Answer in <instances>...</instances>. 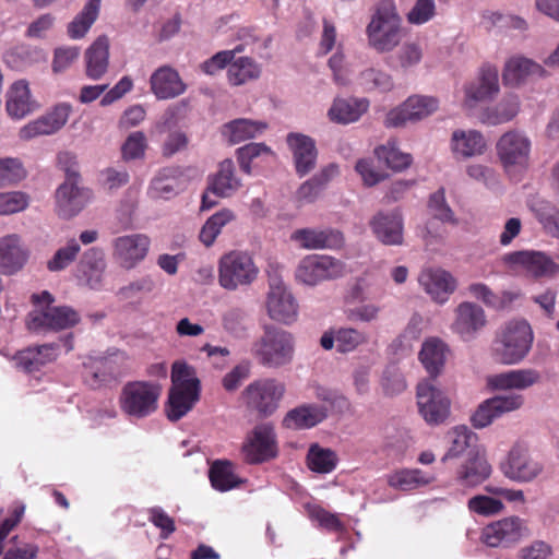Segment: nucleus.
Here are the masks:
<instances>
[{
  "mask_svg": "<svg viewBox=\"0 0 559 559\" xmlns=\"http://www.w3.org/2000/svg\"><path fill=\"white\" fill-rule=\"evenodd\" d=\"M366 35L369 47L379 53L391 52L400 46L405 32L394 0H381L377 4Z\"/></svg>",
  "mask_w": 559,
  "mask_h": 559,
  "instance_id": "f257e3e1",
  "label": "nucleus"
},
{
  "mask_svg": "<svg viewBox=\"0 0 559 559\" xmlns=\"http://www.w3.org/2000/svg\"><path fill=\"white\" fill-rule=\"evenodd\" d=\"M534 341L525 320H511L501 325L491 343V356L501 365H518L528 355Z\"/></svg>",
  "mask_w": 559,
  "mask_h": 559,
  "instance_id": "f03ea898",
  "label": "nucleus"
},
{
  "mask_svg": "<svg viewBox=\"0 0 559 559\" xmlns=\"http://www.w3.org/2000/svg\"><path fill=\"white\" fill-rule=\"evenodd\" d=\"M295 346V336L289 331L265 325L263 334L252 343L251 354L261 366L278 369L293 362Z\"/></svg>",
  "mask_w": 559,
  "mask_h": 559,
  "instance_id": "7ed1b4c3",
  "label": "nucleus"
},
{
  "mask_svg": "<svg viewBox=\"0 0 559 559\" xmlns=\"http://www.w3.org/2000/svg\"><path fill=\"white\" fill-rule=\"evenodd\" d=\"M171 382L166 413L169 420L177 421L198 402L200 382L192 368L182 361L173 365Z\"/></svg>",
  "mask_w": 559,
  "mask_h": 559,
  "instance_id": "20e7f679",
  "label": "nucleus"
},
{
  "mask_svg": "<svg viewBox=\"0 0 559 559\" xmlns=\"http://www.w3.org/2000/svg\"><path fill=\"white\" fill-rule=\"evenodd\" d=\"M259 273L260 269L252 253L248 251L231 250L218 260L217 281L219 286L228 292L251 286Z\"/></svg>",
  "mask_w": 559,
  "mask_h": 559,
  "instance_id": "39448f33",
  "label": "nucleus"
},
{
  "mask_svg": "<svg viewBox=\"0 0 559 559\" xmlns=\"http://www.w3.org/2000/svg\"><path fill=\"white\" fill-rule=\"evenodd\" d=\"M349 273L347 264L329 254H309L302 258L296 270L295 278L306 286H317L325 281H334Z\"/></svg>",
  "mask_w": 559,
  "mask_h": 559,
  "instance_id": "423d86ee",
  "label": "nucleus"
},
{
  "mask_svg": "<svg viewBox=\"0 0 559 559\" xmlns=\"http://www.w3.org/2000/svg\"><path fill=\"white\" fill-rule=\"evenodd\" d=\"M499 471L511 481L530 484L544 474L545 467L527 447L515 443L500 461Z\"/></svg>",
  "mask_w": 559,
  "mask_h": 559,
  "instance_id": "0eeeda50",
  "label": "nucleus"
},
{
  "mask_svg": "<svg viewBox=\"0 0 559 559\" xmlns=\"http://www.w3.org/2000/svg\"><path fill=\"white\" fill-rule=\"evenodd\" d=\"M285 384L274 378L258 379L242 392L247 406L262 416L272 415L284 396Z\"/></svg>",
  "mask_w": 559,
  "mask_h": 559,
  "instance_id": "6e6552de",
  "label": "nucleus"
},
{
  "mask_svg": "<svg viewBox=\"0 0 559 559\" xmlns=\"http://www.w3.org/2000/svg\"><path fill=\"white\" fill-rule=\"evenodd\" d=\"M416 399L418 412L428 425H440L449 417L451 401L431 380H423L417 384Z\"/></svg>",
  "mask_w": 559,
  "mask_h": 559,
  "instance_id": "1a4fd4ad",
  "label": "nucleus"
},
{
  "mask_svg": "<svg viewBox=\"0 0 559 559\" xmlns=\"http://www.w3.org/2000/svg\"><path fill=\"white\" fill-rule=\"evenodd\" d=\"M531 147V140L524 132L510 130L503 133L497 142V154L504 170L512 174L526 168Z\"/></svg>",
  "mask_w": 559,
  "mask_h": 559,
  "instance_id": "9d476101",
  "label": "nucleus"
},
{
  "mask_svg": "<svg viewBox=\"0 0 559 559\" xmlns=\"http://www.w3.org/2000/svg\"><path fill=\"white\" fill-rule=\"evenodd\" d=\"M438 108V98L428 95H412L386 114L384 124L388 128H401L407 123H416L431 116Z\"/></svg>",
  "mask_w": 559,
  "mask_h": 559,
  "instance_id": "9b49d317",
  "label": "nucleus"
},
{
  "mask_svg": "<svg viewBox=\"0 0 559 559\" xmlns=\"http://www.w3.org/2000/svg\"><path fill=\"white\" fill-rule=\"evenodd\" d=\"M524 396L519 393L495 395L483 401L471 417L472 425L483 429L506 414L519 411L524 405Z\"/></svg>",
  "mask_w": 559,
  "mask_h": 559,
  "instance_id": "f8f14e48",
  "label": "nucleus"
},
{
  "mask_svg": "<svg viewBox=\"0 0 559 559\" xmlns=\"http://www.w3.org/2000/svg\"><path fill=\"white\" fill-rule=\"evenodd\" d=\"M265 305L267 316L273 321L289 325L298 318V304L281 280L270 281Z\"/></svg>",
  "mask_w": 559,
  "mask_h": 559,
  "instance_id": "ddd939ff",
  "label": "nucleus"
},
{
  "mask_svg": "<svg viewBox=\"0 0 559 559\" xmlns=\"http://www.w3.org/2000/svg\"><path fill=\"white\" fill-rule=\"evenodd\" d=\"M526 534L525 521L512 515L486 525L480 538L489 547L508 548L519 543Z\"/></svg>",
  "mask_w": 559,
  "mask_h": 559,
  "instance_id": "4468645a",
  "label": "nucleus"
},
{
  "mask_svg": "<svg viewBox=\"0 0 559 559\" xmlns=\"http://www.w3.org/2000/svg\"><path fill=\"white\" fill-rule=\"evenodd\" d=\"M241 187L240 179L235 175V165L231 159L219 163L218 170L209 177L207 189L202 195L201 210H210L217 204L212 198H228Z\"/></svg>",
  "mask_w": 559,
  "mask_h": 559,
  "instance_id": "2eb2a0df",
  "label": "nucleus"
},
{
  "mask_svg": "<svg viewBox=\"0 0 559 559\" xmlns=\"http://www.w3.org/2000/svg\"><path fill=\"white\" fill-rule=\"evenodd\" d=\"M78 171L67 169L66 181L56 191L57 213L62 218L78 215L90 199V191L78 186Z\"/></svg>",
  "mask_w": 559,
  "mask_h": 559,
  "instance_id": "dca6fc26",
  "label": "nucleus"
},
{
  "mask_svg": "<svg viewBox=\"0 0 559 559\" xmlns=\"http://www.w3.org/2000/svg\"><path fill=\"white\" fill-rule=\"evenodd\" d=\"M242 455L246 462L258 464L276 456V440L271 424H260L248 435L242 444Z\"/></svg>",
  "mask_w": 559,
  "mask_h": 559,
  "instance_id": "f3484780",
  "label": "nucleus"
},
{
  "mask_svg": "<svg viewBox=\"0 0 559 559\" xmlns=\"http://www.w3.org/2000/svg\"><path fill=\"white\" fill-rule=\"evenodd\" d=\"M499 73L493 66H483L478 75L464 86L463 105L473 109L480 103L492 100L499 93Z\"/></svg>",
  "mask_w": 559,
  "mask_h": 559,
  "instance_id": "a211bd4d",
  "label": "nucleus"
},
{
  "mask_svg": "<svg viewBox=\"0 0 559 559\" xmlns=\"http://www.w3.org/2000/svg\"><path fill=\"white\" fill-rule=\"evenodd\" d=\"M290 240L304 250H338L344 247L345 238L335 228H299L292 233Z\"/></svg>",
  "mask_w": 559,
  "mask_h": 559,
  "instance_id": "6ab92c4d",
  "label": "nucleus"
},
{
  "mask_svg": "<svg viewBox=\"0 0 559 559\" xmlns=\"http://www.w3.org/2000/svg\"><path fill=\"white\" fill-rule=\"evenodd\" d=\"M80 322V314L69 306L45 307L40 311H33L27 322L32 331L51 330L60 331L73 328Z\"/></svg>",
  "mask_w": 559,
  "mask_h": 559,
  "instance_id": "aec40b11",
  "label": "nucleus"
},
{
  "mask_svg": "<svg viewBox=\"0 0 559 559\" xmlns=\"http://www.w3.org/2000/svg\"><path fill=\"white\" fill-rule=\"evenodd\" d=\"M71 111L72 107L69 104H57L45 115L22 127L19 132L20 139L28 141L36 136L57 133L66 126Z\"/></svg>",
  "mask_w": 559,
  "mask_h": 559,
  "instance_id": "412c9836",
  "label": "nucleus"
},
{
  "mask_svg": "<svg viewBox=\"0 0 559 559\" xmlns=\"http://www.w3.org/2000/svg\"><path fill=\"white\" fill-rule=\"evenodd\" d=\"M487 318L484 309L473 302L464 301L455 309L452 330L463 341H472L486 326Z\"/></svg>",
  "mask_w": 559,
  "mask_h": 559,
  "instance_id": "4be33fe9",
  "label": "nucleus"
},
{
  "mask_svg": "<svg viewBox=\"0 0 559 559\" xmlns=\"http://www.w3.org/2000/svg\"><path fill=\"white\" fill-rule=\"evenodd\" d=\"M374 237L386 246H399L403 242V217L399 210L379 211L369 222Z\"/></svg>",
  "mask_w": 559,
  "mask_h": 559,
  "instance_id": "5701e85b",
  "label": "nucleus"
},
{
  "mask_svg": "<svg viewBox=\"0 0 559 559\" xmlns=\"http://www.w3.org/2000/svg\"><path fill=\"white\" fill-rule=\"evenodd\" d=\"M540 379L536 369H512L488 376L486 384L491 391H523L539 383Z\"/></svg>",
  "mask_w": 559,
  "mask_h": 559,
  "instance_id": "b1692460",
  "label": "nucleus"
},
{
  "mask_svg": "<svg viewBox=\"0 0 559 559\" xmlns=\"http://www.w3.org/2000/svg\"><path fill=\"white\" fill-rule=\"evenodd\" d=\"M510 265H521L535 277L552 276L559 272V264L542 251H515L504 255Z\"/></svg>",
  "mask_w": 559,
  "mask_h": 559,
  "instance_id": "393cba45",
  "label": "nucleus"
},
{
  "mask_svg": "<svg viewBox=\"0 0 559 559\" xmlns=\"http://www.w3.org/2000/svg\"><path fill=\"white\" fill-rule=\"evenodd\" d=\"M286 142L297 175H308L317 165L318 150L314 140L306 134L292 132L287 134Z\"/></svg>",
  "mask_w": 559,
  "mask_h": 559,
  "instance_id": "a878e982",
  "label": "nucleus"
},
{
  "mask_svg": "<svg viewBox=\"0 0 559 559\" xmlns=\"http://www.w3.org/2000/svg\"><path fill=\"white\" fill-rule=\"evenodd\" d=\"M420 287L438 302L444 304L456 288V281L445 270L426 269L418 276Z\"/></svg>",
  "mask_w": 559,
  "mask_h": 559,
  "instance_id": "bb28decb",
  "label": "nucleus"
},
{
  "mask_svg": "<svg viewBox=\"0 0 559 559\" xmlns=\"http://www.w3.org/2000/svg\"><path fill=\"white\" fill-rule=\"evenodd\" d=\"M491 473L492 467L485 455L471 450L467 459L456 469L455 479L463 487L475 488L485 483Z\"/></svg>",
  "mask_w": 559,
  "mask_h": 559,
  "instance_id": "cd10ccee",
  "label": "nucleus"
},
{
  "mask_svg": "<svg viewBox=\"0 0 559 559\" xmlns=\"http://www.w3.org/2000/svg\"><path fill=\"white\" fill-rule=\"evenodd\" d=\"M450 148L456 159L483 155L487 150L484 135L474 129H456L452 132Z\"/></svg>",
  "mask_w": 559,
  "mask_h": 559,
  "instance_id": "c85d7f7f",
  "label": "nucleus"
},
{
  "mask_svg": "<svg viewBox=\"0 0 559 559\" xmlns=\"http://www.w3.org/2000/svg\"><path fill=\"white\" fill-rule=\"evenodd\" d=\"M151 88L157 99H171L182 95L187 85L174 68L164 66L152 74Z\"/></svg>",
  "mask_w": 559,
  "mask_h": 559,
  "instance_id": "c756f323",
  "label": "nucleus"
},
{
  "mask_svg": "<svg viewBox=\"0 0 559 559\" xmlns=\"http://www.w3.org/2000/svg\"><path fill=\"white\" fill-rule=\"evenodd\" d=\"M369 106L370 102L366 97H336L328 110V117L333 122L348 124L359 120Z\"/></svg>",
  "mask_w": 559,
  "mask_h": 559,
  "instance_id": "7c9ffc66",
  "label": "nucleus"
},
{
  "mask_svg": "<svg viewBox=\"0 0 559 559\" xmlns=\"http://www.w3.org/2000/svg\"><path fill=\"white\" fill-rule=\"evenodd\" d=\"M38 104L32 98L28 83L26 81H16L8 91L5 109L13 119H22L34 112Z\"/></svg>",
  "mask_w": 559,
  "mask_h": 559,
  "instance_id": "2f4dec72",
  "label": "nucleus"
},
{
  "mask_svg": "<svg viewBox=\"0 0 559 559\" xmlns=\"http://www.w3.org/2000/svg\"><path fill=\"white\" fill-rule=\"evenodd\" d=\"M85 74L91 80L102 79L109 67V39L98 36L84 53Z\"/></svg>",
  "mask_w": 559,
  "mask_h": 559,
  "instance_id": "473e14b6",
  "label": "nucleus"
},
{
  "mask_svg": "<svg viewBox=\"0 0 559 559\" xmlns=\"http://www.w3.org/2000/svg\"><path fill=\"white\" fill-rule=\"evenodd\" d=\"M28 253L22 247L17 235L0 238V270L4 274H13L21 270L27 261Z\"/></svg>",
  "mask_w": 559,
  "mask_h": 559,
  "instance_id": "72a5a7b5",
  "label": "nucleus"
},
{
  "mask_svg": "<svg viewBox=\"0 0 559 559\" xmlns=\"http://www.w3.org/2000/svg\"><path fill=\"white\" fill-rule=\"evenodd\" d=\"M544 73L540 64L525 57L515 56L506 62L502 78L507 85L516 86L531 78L543 76Z\"/></svg>",
  "mask_w": 559,
  "mask_h": 559,
  "instance_id": "f704fd0d",
  "label": "nucleus"
},
{
  "mask_svg": "<svg viewBox=\"0 0 559 559\" xmlns=\"http://www.w3.org/2000/svg\"><path fill=\"white\" fill-rule=\"evenodd\" d=\"M57 344H44L37 347H28L16 353L14 360L16 366L25 372L38 371L43 366L57 359Z\"/></svg>",
  "mask_w": 559,
  "mask_h": 559,
  "instance_id": "c9c22d12",
  "label": "nucleus"
},
{
  "mask_svg": "<svg viewBox=\"0 0 559 559\" xmlns=\"http://www.w3.org/2000/svg\"><path fill=\"white\" fill-rule=\"evenodd\" d=\"M449 348L437 337L426 340L418 354L419 361L430 378H437L443 370Z\"/></svg>",
  "mask_w": 559,
  "mask_h": 559,
  "instance_id": "e433bc0d",
  "label": "nucleus"
},
{
  "mask_svg": "<svg viewBox=\"0 0 559 559\" xmlns=\"http://www.w3.org/2000/svg\"><path fill=\"white\" fill-rule=\"evenodd\" d=\"M328 416L326 407L317 404H304L289 411L284 417L283 424L288 429H309Z\"/></svg>",
  "mask_w": 559,
  "mask_h": 559,
  "instance_id": "4c0bfd02",
  "label": "nucleus"
},
{
  "mask_svg": "<svg viewBox=\"0 0 559 559\" xmlns=\"http://www.w3.org/2000/svg\"><path fill=\"white\" fill-rule=\"evenodd\" d=\"M429 210L433 215V218L428 221L423 237L429 241V239H437L442 237V230H440L436 221L442 223H454V215L450 206L447 204L444 190L439 189L431 194L429 200Z\"/></svg>",
  "mask_w": 559,
  "mask_h": 559,
  "instance_id": "58836bf2",
  "label": "nucleus"
},
{
  "mask_svg": "<svg viewBox=\"0 0 559 559\" xmlns=\"http://www.w3.org/2000/svg\"><path fill=\"white\" fill-rule=\"evenodd\" d=\"M266 128L263 121L239 118L225 123L222 134L230 144H238L261 135Z\"/></svg>",
  "mask_w": 559,
  "mask_h": 559,
  "instance_id": "ea45409f",
  "label": "nucleus"
},
{
  "mask_svg": "<svg viewBox=\"0 0 559 559\" xmlns=\"http://www.w3.org/2000/svg\"><path fill=\"white\" fill-rule=\"evenodd\" d=\"M186 186L183 171L179 167L163 168L153 179L151 192L154 197L169 199Z\"/></svg>",
  "mask_w": 559,
  "mask_h": 559,
  "instance_id": "a19ab883",
  "label": "nucleus"
},
{
  "mask_svg": "<svg viewBox=\"0 0 559 559\" xmlns=\"http://www.w3.org/2000/svg\"><path fill=\"white\" fill-rule=\"evenodd\" d=\"M433 481L435 476L432 474L419 468H401L388 476L389 486L402 491L415 490Z\"/></svg>",
  "mask_w": 559,
  "mask_h": 559,
  "instance_id": "79ce46f5",
  "label": "nucleus"
},
{
  "mask_svg": "<svg viewBox=\"0 0 559 559\" xmlns=\"http://www.w3.org/2000/svg\"><path fill=\"white\" fill-rule=\"evenodd\" d=\"M105 269L106 262L104 252L102 249L95 247L87 249L78 264V272L92 288L100 284Z\"/></svg>",
  "mask_w": 559,
  "mask_h": 559,
  "instance_id": "37998d69",
  "label": "nucleus"
},
{
  "mask_svg": "<svg viewBox=\"0 0 559 559\" xmlns=\"http://www.w3.org/2000/svg\"><path fill=\"white\" fill-rule=\"evenodd\" d=\"M357 83L368 93L385 94L392 92L395 87L391 73L378 67H368L360 71L357 76Z\"/></svg>",
  "mask_w": 559,
  "mask_h": 559,
  "instance_id": "c03bdc74",
  "label": "nucleus"
},
{
  "mask_svg": "<svg viewBox=\"0 0 559 559\" xmlns=\"http://www.w3.org/2000/svg\"><path fill=\"white\" fill-rule=\"evenodd\" d=\"M373 153L380 163L393 171H402L408 168L413 162L412 155L402 152L397 146V142L393 139L377 146Z\"/></svg>",
  "mask_w": 559,
  "mask_h": 559,
  "instance_id": "a18cd8bd",
  "label": "nucleus"
},
{
  "mask_svg": "<svg viewBox=\"0 0 559 559\" xmlns=\"http://www.w3.org/2000/svg\"><path fill=\"white\" fill-rule=\"evenodd\" d=\"M447 440L449 443L448 451L442 456L441 462L445 463L449 460L456 459L473 450L472 445L476 441V435L469 430L466 426H457L452 428L447 433Z\"/></svg>",
  "mask_w": 559,
  "mask_h": 559,
  "instance_id": "49530a36",
  "label": "nucleus"
},
{
  "mask_svg": "<svg viewBox=\"0 0 559 559\" xmlns=\"http://www.w3.org/2000/svg\"><path fill=\"white\" fill-rule=\"evenodd\" d=\"M520 100L516 95L503 97L495 107L481 114V121L489 126H498L512 120L519 112Z\"/></svg>",
  "mask_w": 559,
  "mask_h": 559,
  "instance_id": "de8ad7c7",
  "label": "nucleus"
},
{
  "mask_svg": "<svg viewBox=\"0 0 559 559\" xmlns=\"http://www.w3.org/2000/svg\"><path fill=\"white\" fill-rule=\"evenodd\" d=\"M261 74L260 66L249 57L234 58L227 68V79L229 84L239 86L259 79Z\"/></svg>",
  "mask_w": 559,
  "mask_h": 559,
  "instance_id": "09e8293b",
  "label": "nucleus"
},
{
  "mask_svg": "<svg viewBox=\"0 0 559 559\" xmlns=\"http://www.w3.org/2000/svg\"><path fill=\"white\" fill-rule=\"evenodd\" d=\"M114 258L124 269L134 267L140 260V237L131 235L117 238Z\"/></svg>",
  "mask_w": 559,
  "mask_h": 559,
  "instance_id": "8fccbe9b",
  "label": "nucleus"
},
{
  "mask_svg": "<svg viewBox=\"0 0 559 559\" xmlns=\"http://www.w3.org/2000/svg\"><path fill=\"white\" fill-rule=\"evenodd\" d=\"M209 477L212 487L221 492L231 490L240 483L229 461L217 460L213 462L209 471Z\"/></svg>",
  "mask_w": 559,
  "mask_h": 559,
  "instance_id": "3c124183",
  "label": "nucleus"
},
{
  "mask_svg": "<svg viewBox=\"0 0 559 559\" xmlns=\"http://www.w3.org/2000/svg\"><path fill=\"white\" fill-rule=\"evenodd\" d=\"M102 0H88L82 11L68 25V35L72 39L85 36L99 14Z\"/></svg>",
  "mask_w": 559,
  "mask_h": 559,
  "instance_id": "603ef678",
  "label": "nucleus"
},
{
  "mask_svg": "<svg viewBox=\"0 0 559 559\" xmlns=\"http://www.w3.org/2000/svg\"><path fill=\"white\" fill-rule=\"evenodd\" d=\"M234 219L235 214L228 209L216 212L209 217L202 226L199 235L200 241L205 247H211L215 242L222 229Z\"/></svg>",
  "mask_w": 559,
  "mask_h": 559,
  "instance_id": "864d4df0",
  "label": "nucleus"
},
{
  "mask_svg": "<svg viewBox=\"0 0 559 559\" xmlns=\"http://www.w3.org/2000/svg\"><path fill=\"white\" fill-rule=\"evenodd\" d=\"M338 462L337 454L319 444H312L307 454V463L311 471L320 474H328L335 469Z\"/></svg>",
  "mask_w": 559,
  "mask_h": 559,
  "instance_id": "5fc2aeb1",
  "label": "nucleus"
},
{
  "mask_svg": "<svg viewBox=\"0 0 559 559\" xmlns=\"http://www.w3.org/2000/svg\"><path fill=\"white\" fill-rule=\"evenodd\" d=\"M223 329L236 338H242L248 331V313L243 308L231 307L222 316Z\"/></svg>",
  "mask_w": 559,
  "mask_h": 559,
  "instance_id": "6e6d98bb",
  "label": "nucleus"
},
{
  "mask_svg": "<svg viewBox=\"0 0 559 559\" xmlns=\"http://www.w3.org/2000/svg\"><path fill=\"white\" fill-rule=\"evenodd\" d=\"M112 361L109 359L96 360L88 368L85 374V381L93 389H98L103 385H108L116 380V374L112 368Z\"/></svg>",
  "mask_w": 559,
  "mask_h": 559,
  "instance_id": "4d7b16f0",
  "label": "nucleus"
},
{
  "mask_svg": "<svg viewBox=\"0 0 559 559\" xmlns=\"http://www.w3.org/2000/svg\"><path fill=\"white\" fill-rule=\"evenodd\" d=\"M467 510L480 516H495L503 512L504 504L499 498L479 493L468 499Z\"/></svg>",
  "mask_w": 559,
  "mask_h": 559,
  "instance_id": "13d9d810",
  "label": "nucleus"
},
{
  "mask_svg": "<svg viewBox=\"0 0 559 559\" xmlns=\"http://www.w3.org/2000/svg\"><path fill=\"white\" fill-rule=\"evenodd\" d=\"M368 342V335L355 328H340L336 330V349L338 353H352Z\"/></svg>",
  "mask_w": 559,
  "mask_h": 559,
  "instance_id": "bf43d9fd",
  "label": "nucleus"
},
{
  "mask_svg": "<svg viewBox=\"0 0 559 559\" xmlns=\"http://www.w3.org/2000/svg\"><path fill=\"white\" fill-rule=\"evenodd\" d=\"M81 251V247L76 239L72 238L68 241L67 246L59 248L52 258L47 262V269L50 272H59L66 270L70 264H72L78 254Z\"/></svg>",
  "mask_w": 559,
  "mask_h": 559,
  "instance_id": "052dcab7",
  "label": "nucleus"
},
{
  "mask_svg": "<svg viewBox=\"0 0 559 559\" xmlns=\"http://www.w3.org/2000/svg\"><path fill=\"white\" fill-rule=\"evenodd\" d=\"M468 293L472 297L492 308H502L506 302H511L516 297L513 293L503 292L502 298H500L483 283L471 284L468 286Z\"/></svg>",
  "mask_w": 559,
  "mask_h": 559,
  "instance_id": "680f3d73",
  "label": "nucleus"
},
{
  "mask_svg": "<svg viewBox=\"0 0 559 559\" xmlns=\"http://www.w3.org/2000/svg\"><path fill=\"white\" fill-rule=\"evenodd\" d=\"M261 156H269L273 157L274 153L264 143H255L251 142L249 144H246L237 150V158L240 165V168L246 174H251V163L253 159L261 157Z\"/></svg>",
  "mask_w": 559,
  "mask_h": 559,
  "instance_id": "e2e57ef3",
  "label": "nucleus"
},
{
  "mask_svg": "<svg viewBox=\"0 0 559 559\" xmlns=\"http://www.w3.org/2000/svg\"><path fill=\"white\" fill-rule=\"evenodd\" d=\"M535 215L544 230L559 239V209L550 203H544L535 210Z\"/></svg>",
  "mask_w": 559,
  "mask_h": 559,
  "instance_id": "0e129e2a",
  "label": "nucleus"
},
{
  "mask_svg": "<svg viewBox=\"0 0 559 559\" xmlns=\"http://www.w3.org/2000/svg\"><path fill=\"white\" fill-rule=\"evenodd\" d=\"M25 176V169L19 159L0 158V188L17 183Z\"/></svg>",
  "mask_w": 559,
  "mask_h": 559,
  "instance_id": "69168bd1",
  "label": "nucleus"
},
{
  "mask_svg": "<svg viewBox=\"0 0 559 559\" xmlns=\"http://www.w3.org/2000/svg\"><path fill=\"white\" fill-rule=\"evenodd\" d=\"M241 51L239 47L233 50H222L216 52L211 58L203 61L200 69L207 75H216L226 67H229L230 61L234 60L236 52Z\"/></svg>",
  "mask_w": 559,
  "mask_h": 559,
  "instance_id": "338daca9",
  "label": "nucleus"
},
{
  "mask_svg": "<svg viewBox=\"0 0 559 559\" xmlns=\"http://www.w3.org/2000/svg\"><path fill=\"white\" fill-rule=\"evenodd\" d=\"M251 367L252 364L250 360H242L237 364L229 372L224 376L222 380L223 388L228 392L236 391L242 384V382L249 378L251 373Z\"/></svg>",
  "mask_w": 559,
  "mask_h": 559,
  "instance_id": "774afa93",
  "label": "nucleus"
}]
</instances>
